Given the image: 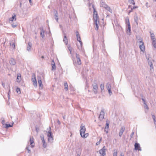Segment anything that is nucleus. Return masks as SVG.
<instances>
[{
	"label": "nucleus",
	"mask_w": 156,
	"mask_h": 156,
	"mask_svg": "<svg viewBox=\"0 0 156 156\" xmlns=\"http://www.w3.org/2000/svg\"><path fill=\"white\" fill-rule=\"evenodd\" d=\"M36 130L37 132L38 133V131L39 130V128L37 127H36Z\"/></svg>",
	"instance_id": "de8ad7c7"
},
{
	"label": "nucleus",
	"mask_w": 156,
	"mask_h": 156,
	"mask_svg": "<svg viewBox=\"0 0 156 156\" xmlns=\"http://www.w3.org/2000/svg\"><path fill=\"white\" fill-rule=\"evenodd\" d=\"M100 143V142L98 141L96 143V145H99Z\"/></svg>",
	"instance_id": "3c124183"
},
{
	"label": "nucleus",
	"mask_w": 156,
	"mask_h": 156,
	"mask_svg": "<svg viewBox=\"0 0 156 156\" xmlns=\"http://www.w3.org/2000/svg\"><path fill=\"white\" fill-rule=\"evenodd\" d=\"M129 2L130 3H132L134 5L135 4L133 0H129Z\"/></svg>",
	"instance_id": "58836bf2"
},
{
	"label": "nucleus",
	"mask_w": 156,
	"mask_h": 156,
	"mask_svg": "<svg viewBox=\"0 0 156 156\" xmlns=\"http://www.w3.org/2000/svg\"><path fill=\"white\" fill-rule=\"evenodd\" d=\"M63 118L64 119H65V116H63Z\"/></svg>",
	"instance_id": "774afa93"
},
{
	"label": "nucleus",
	"mask_w": 156,
	"mask_h": 156,
	"mask_svg": "<svg viewBox=\"0 0 156 156\" xmlns=\"http://www.w3.org/2000/svg\"><path fill=\"white\" fill-rule=\"evenodd\" d=\"M40 137H41V138L42 141H43L44 140V136L43 135L41 136Z\"/></svg>",
	"instance_id": "79ce46f5"
},
{
	"label": "nucleus",
	"mask_w": 156,
	"mask_h": 156,
	"mask_svg": "<svg viewBox=\"0 0 156 156\" xmlns=\"http://www.w3.org/2000/svg\"><path fill=\"white\" fill-rule=\"evenodd\" d=\"M30 3L31 5H33V3L32 2L31 0H29Z\"/></svg>",
	"instance_id": "8fccbe9b"
},
{
	"label": "nucleus",
	"mask_w": 156,
	"mask_h": 156,
	"mask_svg": "<svg viewBox=\"0 0 156 156\" xmlns=\"http://www.w3.org/2000/svg\"><path fill=\"white\" fill-rule=\"evenodd\" d=\"M125 130V127L124 126H122L119 132V136H120V137H121L122 136Z\"/></svg>",
	"instance_id": "2eb2a0df"
},
{
	"label": "nucleus",
	"mask_w": 156,
	"mask_h": 156,
	"mask_svg": "<svg viewBox=\"0 0 156 156\" xmlns=\"http://www.w3.org/2000/svg\"><path fill=\"white\" fill-rule=\"evenodd\" d=\"M40 29L41 30V32L40 33V35L42 38H43L44 37V30L43 29L42 27H40Z\"/></svg>",
	"instance_id": "f3484780"
},
{
	"label": "nucleus",
	"mask_w": 156,
	"mask_h": 156,
	"mask_svg": "<svg viewBox=\"0 0 156 156\" xmlns=\"http://www.w3.org/2000/svg\"><path fill=\"white\" fill-rule=\"evenodd\" d=\"M100 88L102 90L104 89V84L103 83L101 84L100 85Z\"/></svg>",
	"instance_id": "e433bc0d"
},
{
	"label": "nucleus",
	"mask_w": 156,
	"mask_h": 156,
	"mask_svg": "<svg viewBox=\"0 0 156 156\" xmlns=\"http://www.w3.org/2000/svg\"><path fill=\"white\" fill-rule=\"evenodd\" d=\"M2 85L3 87H5V83H2Z\"/></svg>",
	"instance_id": "4d7b16f0"
},
{
	"label": "nucleus",
	"mask_w": 156,
	"mask_h": 156,
	"mask_svg": "<svg viewBox=\"0 0 156 156\" xmlns=\"http://www.w3.org/2000/svg\"><path fill=\"white\" fill-rule=\"evenodd\" d=\"M152 45L153 47L154 48V49L156 51V41L154 40L152 41Z\"/></svg>",
	"instance_id": "c85d7f7f"
},
{
	"label": "nucleus",
	"mask_w": 156,
	"mask_h": 156,
	"mask_svg": "<svg viewBox=\"0 0 156 156\" xmlns=\"http://www.w3.org/2000/svg\"><path fill=\"white\" fill-rule=\"evenodd\" d=\"M26 149L27 150L28 153H30V150L29 149V147H27Z\"/></svg>",
	"instance_id": "ea45409f"
},
{
	"label": "nucleus",
	"mask_w": 156,
	"mask_h": 156,
	"mask_svg": "<svg viewBox=\"0 0 156 156\" xmlns=\"http://www.w3.org/2000/svg\"><path fill=\"white\" fill-rule=\"evenodd\" d=\"M5 126V128H8L9 127H12L13 126V124H12V125H10L9 124H6Z\"/></svg>",
	"instance_id": "f704fd0d"
},
{
	"label": "nucleus",
	"mask_w": 156,
	"mask_h": 156,
	"mask_svg": "<svg viewBox=\"0 0 156 156\" xmlns=\"http://www.w3.org/2000/svg\"><path fill=\"white\" fill-rule=\"evenodd\" d=\"M41 58H44V57L43 56H42Z\"/></svg>",
	"instance_id": "338daca9"
},
{
	"label": "nucleus",
	"mask_w": 156,
	"mask_h": 156,
	"mask_svg": "<svg viewBox=\"0 0 156 156\" xmlns=\"http://www.w3.org/2000/svg\"><path fill=\"white\" fill-rule=\"evenodd\" d=\"M136 8H137V7H136V6H134L133 7V8H132V9H135Z\"/></svg>",
	"instance_id": "6e6d98bb"
},
{
	"label": "nucleus",
	"mask_w": 156,
	"mask_h": 156,
	"mask_svg": "<svg viewBox=\"0 0 156 156\" xmlns=\"http://www.w3.org/2000/svg\"><path fill=\"white\" fill-rule=\"evenodd\" d=\"M92 7L94 9V20L97 19H99L98 16V15L97 12L95 11V9L94 8V5H92Z\"/></svg>",
	"instance_id": "0eeeda50"
},
{
	"label": "nucleus",
	"mask_w": 156,
	"mask_h": 156,
	"mask_svg": "<svg viewBox=\"0 0 156 156\" xmlns=\"http://www.w3.org/2000/svg\"><path fill=\"white\" fill-rule=\"evenodd\" d=\"M134 20L135 22L136 23L137 25H138V18L136 16H134Z\"/></svg>",
	"instance_id": "2f4dec72"
},
{
	"label": "nucleus",
	"mask_w": 156,
	"mask_h": 156,
	"mask_svg": "<svg viewBox=\"0 0 156 156\" xmlns=\"http://www.w3.org/2000/svg\"><path fill=\"white\" fill-rule=\"evenodd\" d=\"M94 21L95 24V28L96 30H98V24L99 23V19H97L94 20Z\"/></svg>",
	"instance_id": "6e6552de"
},
{
	"label": "nucleus",
	"mask_w": 156,
	"mask_h": 156,
	"mask_svg": "<svg viewBox=\"0 0 156 156\" xmlns=\"http://www.w3.org/2000/svg\"><path fill=\"white\" fill-rule=\"evenodd\" d=\"M144 108L146 109L147 110L148 109H149L147 105L146 104L144 105Z\"/></svg>",
	"instance_id": "37998d69"
},
{
	"label": "nucleus",
	"mask_w": 156,
	"mask_h": 156,
	"mask_svg": "<svg viewBox=\"0 0 156 156\" xmlns=\"http://www.w3.org/2000/svg\"><path fill=\"white\" fill-rule=\"evenodd\" d=\"M9 63L11 65H14L16 63V62L15 59L11 58L9 60Z\"/></svg>",
	"instance_id": "6ab92c4d"
},
{
	"label": "nucleus",
	"mask_w": 156,
	"mask_h": 156,
	"mask_svg": "<svg viewBox=\"0 0 156 156\" xmlns=\"http://www.w3.org/2000/svg\"><path fill=\"white\" fill-rule=\"evenodd\" d=\"M52 65V70H55L56 69V66L53 60L52 61V63H51Z\"/></svg>",
	"instance_id": "393cba45"
},
{
	"label": "nucleus",
	"mask_w": 156,
	"mask_h": 156,
	"mask_svg": "<svg viewBox=\"0 0 156 156\" xmlns=\"http://www.w3.org/2000/svg\"><path fill=\"white\" fill-rule=\"evenodd\" d=\"M154 123L155 125V126L156 125V120H154Z\"/></svg>",
	"instance_id": "5fc2aeb1"
},
{
	"label": "nucleus",
	"mask_w": 156,
	"mask_h": 156,
	"mask_svg": "<svg viewBox=\"0 0 156 156\" xmlns=\"http://www.w3.org/2000/svg\"><path fill=\"white\" fill-rule=\"evenodd\" d=\"M17 92L19 94H20L21 93V91L20 88H17L16 89Z\"/></svg>",
	"instance_id": "c9c22d12"
},
{
	"label": "nucleus",
	"mask_w": 156,
	"mask_h": 156,
	"mask_svg": "<svg viewBox=\"0 0 156 156\" xmlns=\"http://www.w3.org/2000/svg\"><path fill=\"white\" fill-rule=\"evenodd\" d=\"M109 123L108 122H106V126L105 128V132L106 133H108V129L109 128Z\"/></svg>",
	"instance_id": "412c9836"
},
{
	"label": "nucleus",
	"mask_w": 156,
	"mask_h": 156,
	"mask_svg": "<svg viewBox=\"0 0 156 156\" xmlns=\"http://www.w3.org/2000/svg\"><path fill=\"white\" fill-rule=\"evenodd\" d=\"M142 100L143 101H144L145 100L143 98H142Z\"/></svg>",
	"instance_id": "69168bd1"
},
{
	"label": "nucleus",
	"mask_w": 156,
	"mask_h": 156,
	"mask_svg": "<svg viewBox=\"0 0 156 156\" xmlns=\"http://www.w3.org/2000/svg\"><path fill=\"white\" fill-rule=\"evenodd\" d=\"M96 81L94 80V83L92 84V86L93 87V90L95 94H96L98 92V85L96 83Z\"/></svg>",
	"instance_id": "39448f33"
},
{
	"label": "nucleus",
	"mask_w": 156,
	"mask_h": 156,
	"mask_svg": "<svg viewBox=\"0 0 156 156\" xmlns=\"http://www.w3.org/2000/svg\"><path fill=\"white\" fill-rule=\"evenodd\" d=\"M86 129L85 126L82 124L80 126V133L81 136L83 138H86L88 135V133H85Z\"/></svg>",
	"instance_id": "f257e3e1"
},
{
	"label": "nucleus",
	"mask_w": 156,
	"mask_h": 156,
	"mask_svg": "<svg viewBox=\"0 0 156 156\" xmlns=\"http://www.w3.org/2000/svg\"><path fill=\"white\" fill-rule=\"evenodd\" d=\"M93 4H92L91 3H89V7H90V6H92V5H93Z\"/></svg>",
	"instance_id": "13d9d810"
},
{
	"label": "nucleus",
	"mask_w": 156,
	"mask_h": 156,
	"mask_svg": "<svg viewBox=\"0 0 156 156\" xmlns=\"http://www.w3.org/2000/svg\"><path fill=\"white\" fill-rule=\"evenodd\" d=\"M64 86L65 87L64 89L66 91H67L68 90V86L67 84V83L66 82H64Z\"/></svg>",
	"instance_id": "a878e982"
},
{
	"label": "nucleus",
	"mask_w": 156,
	"mask_h": 156,
	"mask_svg": "<svg viewBox=\"0 0 156 156\" xmlns=\"http://www.w3.org/2000/svg\"><path fill=\"white\" fill-rule=\"evenodd\" d=\"M54 16L55 17V18L56 20V21L57 22H58V13L57 11L55 10V9H54Z\"/></svg>",
	"instance_id": "dca6fc26"
},
{
	"label": "nucleus",
	"mask_w": 156,
	"mask_h": 156,
	"mask_svg": "<svg viewBox=\"0 0 156 156\" xmlns=\"http://www.w3.org/2000/svg\"><path fill=\"white\" fill-rule=\"evenodd\" d=\"M16 15L15 14L12 15V17L10 18L9 19V23L10 24H12L13 21H16Z\"/></svg>",
	"instance_id": "9b49d317"
},
{
	"label": "nucleus",
	"mask_w": 156,
	"mask_h": 156,
	"mask_svg": "<svg viewBox=\"0 0 156 156\" xmlns=\"http://www.w3.org/2000/svg\"><path fill=\"white\" fill-rule=\"evenodd\" d=\"M143 102L144 105L146 104L145 100L144 101H143Z\"/></svg>",
	"instance_id": "052dcab7"
},
{
	"label": "nucleus",
	"mask_w": 156,
	"mask_h": 156,
	"mask_svg": "<svg viewBox=\"0 0 156 156\" xmlns=\"http://www.w3.org/2000/svg\"><path fill=\"white\" fill-rule=\"evenodd\" d=\"M38 83L39 85V87L40 88H41V89H42V88H43V85L42 83L41 80V79H40H40L38 78Z\"/></svg>",
	"instance_id": "4be33fe9"
},
{
	"label": "nucleus",
	"mask_w": 156,
	"mask_h": 156,
	"mask_svg": "<svg viewBox=\"0 0 156 156\" xmlns=\"http://www.w3.org/2000/svg\"><path fill=\"white\" fill-rule=\"evenodd\" d=\"M152 118L153 119V120H155V118H156L155 116L154 115L152 114Z\"/></svg>",
	"instance_id": "c03bdc74"
},
{
	"label": "nucleus",
	"mask_w": 156,
	"mask_h": 156,
	"mask_svg": "<svg viewBox=\"0 0 156 156\" xmlns=\"http://www.w3.org/2000/svg\"><path fill=\"white\" fill-rule=\"evenodd\" d=\"M120 156H124V155L121 153V154Z\"/></svg>",
	"instance_id": "e2e57ef3"
},
{
	"label": "nucleus",
	"mask_w": 156,
	"mask_h": 156,
	"mask_svg": "<svg viewBox=\"0 0 156 156\" xmlns=\"http://www.w3.org/2000/svg\"><path fill=\"white\" fill-rule=\"evenodd\" d=\"M32 47V44L31 42H29L27 47V50L29 52L31 51V49Z\"/></svg>",
	"instance_id": "a211bd4d"
},
{
	"label": "nucleus",
	"mask_w": 156,
	"mask_h": 156,
	"mask_svg": "<svg viewBox=\"0 0 156 156\" xmlns=\"http://www.w3.org/2000/svg\"><path fill=\"white\" fill-rule=\"evenodd\" d=\"M105 147V146H104L99 151L100 154L103 156L105 155L106 154Z\"/></svg>",
	"instance_id": "f8f14e48"
},
{
	"label": "nucleus",
	"mask_w": 156,
	"mask_h": 156,
	"mask_svg": "<svg viewBox=\"0 0 156 156\" xmlns=\"http://www.w3.org/2000/svg\"><path fill=\"white\" fill-rule=\"evenodd\" d=\"M43 143V146L44 148L47 147V143L45 142V140L42 141Z\"/></svg>",
	"instance_id": "7c9ffc66"
},
{
	"label": "nucleus",
	"mask_w": 156,
	"mask_h": 156,
	"mask_svg": "<svg viewBox=\"0 0 156 156\" xmlns=\"http://www.w3.org/2000/svg\"><path fill=\"white\" fill-rule=\"evenodd\" d=\"M76 36L77 37V40L78 41H80L81 40L80 37V35L79 33V32L78 31H76Z\"/></svg>",
	"instance_id": "5701e85b"
},
{
	"label": "nucleus",
	"mask_w": 156,
	"mask_h": 156,
	"mask_svg": "<svg viewBox=\"0 0 156 156\" xmlns=\"http://www.w3.org/2000/svg\"><path fill=\"white\" fill-rule=\"evenodd\" d=\"M108 90L110 95H111L112 94V93L111 91V89Z\"/></svg>",
	"instance_id": "a19ab883"
},
{
	"label": "nucleus",
	"mask_w": 156,
	"mask_h": 156,
	"mask_svg": "<svg viewBox=\"0 0 156 156\" xmlns=\"http://www.w3.org/2000/svg\"><path fill=\"white\" fill-rule=\"evenodd\" d=\"M12 46L14 48H15V43H13L12 44Z\"/></svg>",
	"instance_id": "49530a36"
},
{
	"label": "nucleus",
	"mask_w": 156,
	"mask_h": 156,
	"mask_svg": "<svg viewBox=\"0 0 156 156\" xmlns=\"http://www.w3.org/2000/svg\"><path fill=\"white\" fill-rule=\"evenodd\" d=\"M104 110L103 109H102L101 110L99 116V118L100 120H102L104 118Z\"/></svg>",
	"instance_id": "ddd939ff"
},
{
	"label": "nucleus",
	"mask_w": 156,
	"mask_h": 156,
	"mask_svg": "<svg viewBox=\"0 0 156 156\" xmlns=\"http://www.w3.org/2000/svg\"><path fill=\"white\" fill-rule=\"evenodd\" d=\"M148 63L151 68L153 69V66L152 62L150 61H149L148 62Z\"/></svg>",
	"instance_id": "473e14b6"
},
{
	"label": "nucleus",
	"mask_w": 156,
	"mask_h": 156,
	"mask_svg": "<svg viewBox=\"0 0 156 156\" xmlns=\"http://www.w3.org/2000/svg\"><path fill=\"white\" fill-rule=\"evenodd\" d=\"M134 133V132H132L130 135V137L131 138H132L133 136Z\"/></svg>",
	"instance_id": "a18cd8bd"
},
{
	"label": "nucleus",
	"mask_w": 156,
	"mask_h": 156,
	"mask_svg": "<svg viewBox=\"0 0 156 156\" xmlns=\"http://www.w3.org/2000/svg\"><path fill=\"white\" fill-rule=\"evenodd\" d=\"M11 26H12V27H13V28H15L17 26V25L16 24H12V23L11 24Z\"/></svg>",
	"instance_id": "4c0bfd02"
},
{
	"label": "nucleus",
	"mask_w": 156,
	"mask_h": 156,
	"mask_svg": "<svg viewBox=\"0 0 156 156\" xmlns=\"http://www.w3.org/2000/svg\"><path fill=\"white\" fill-rule=\"evenodd\" d=\"M32 78L31 79V81L33 82V85L35 87H37V82L35 77V76L34 75V74H33V75H32Z\"/></svg>",
	"instance_id": "423d86ee"
},
{
	"label": "nucleus",
	"mask_w": 156,
	"mask_h": 156,
	"mask_svg": "<svg viewBox=\"0 0 156 156\" xmlns=\"http://www.w3.org/2000/svg\"><path fill=\"white\" fill-rule=\"evenodd\" d=\"M76 57L77 59V64L80 65L81 64V61L80 58V56L79 54L76 53Z\"/></svg>",
	"instance_id": "4468645a"
},
{
	"label": "nucleus",
	"mask_w": 156,
	"mask_h": 156,
	"mask_svg": "<svg viewBox=\"0 0 156 156\" xmlns=\"http://www.w3.org/2000/svg\"><path fill=\"white\" fill-rule=\"evenodd\" d=\"M134 149L135 150L138 151H141V148L140 147V144L138 143H136L134 145Z\"/></svg>",
	"instance_id": "1a4fd4ad"
},
{
	"label": "nucleus",
	"mask_w": 156,
	"mask_h": 156,
	"mask_svg": "<svg viewBox=\"0 0 156 156\" xmlns=\"http://www.w3.org/2000/svg\"><path fill=\"white\" fill-rule=\"evenodd\" d=\"M21 77L20 74H18L16 79L17 82L18 83H20L21 80Z\"/></svg>",
	"instance_id": "b1692460"
},
{
	"label": "nucleus",
	"mask_w": 156,
	"mask_h": 156,
	"mask_svg": "<svg viewBox=\"0 0 156 156\" xmlns=\"http://www.w3.org/2000/svg\"><path fill=\"white\" fill-rule=\"evenodd\" d=\"M69 51H70V53H71V50H70V49L69 48Z\"/></svg>",
	"instance_id": "0e129e2a"
},
{
	"label": "nucleus",
	"mask_w": 156,
	"mask_h": 156,
	"mask_svg": "<svg viewBox=\"0 0 156 156\" xmlns=\"http://www.w3.org/2000/svg\"><path fill=\"white\" fill-rule=\"evenodd\" d=\"M57 123L58 124H60V121L59 120H58L57 121Z\"/></svg>",
	"instance_id": "bf43d9fd"
},
{
	"label": "nucleus",
	"mask_w": 156,
	"mask_h": 156,
	"mask_svg": "<svg viewBox=\"0 0 156 156\" xmlns=\"http://www.w3.org/2000/svg\"><path fill=\"white\" fill-rule=\"evenodd\" d=\"M48 137V141L50 143H52L53 140L52 133L51 132V127H50V130L48 131L47 134Z\"/></svg>",
	"instance_id": "20e7f679"
},
{
	"label": "nucleus",
	"mask_w": 156,
	"mask_h": 156,
	"mask_svg": "<svg viewBox=\"0 0 156 156\" xmlns=\"http://www.w3.org/2000/svg\"><path fill=\"white\" fill-rule=\"evenodd\" d=\"M34 138L32 137L30 138V144L32 147H33L34 146Z\"/></svg>",
	"instance_id": "aec40b11"
},
{
	"label": "nucleus",
	"mask_w": 156,
	"mask_h": 156,
	"mask_svg": "<svg viewBox=\"0 0 156 156\" xmlns=\"http://www.w3.org/2000/svg\"><path fill=\"white\" fill-rule=\"evenodd\" d=\"M5 120H2V123L3 124H4L5 123Z\"/></svg>",
	"instance_id": "603ef678"
},
{
	"label": "nucleus",
	"mask_w": 156,
	"mask_h": 156,
	"mask_svg": "<svg viewBox=\"0 0 156 156\" xmlns=\"http://www.w3.org/2000/svg\"><path fill=\"white\" fill-rule=\"evenodd\" d=\"M138 40L139 41V42L140 43V48L141 51L144 52L145 50L144 43L142 39L140 37L139 39H138Z\"/></svg>",
	"instance_id": "7ed1b4c3"
},
{
	"label": "nucleus",
	"mask_w": 156,
	"mask_h": 156,
	"mask_svg": "<svg viewBox=\"0 0 156 156\" xmlns=\"http://www.w3.org/2000/svg\"><path fill=\"white\" fill-rule=\"evenodd\" d=\"M126 24L127 25V31L128 32H129V33H128V34H130V33L131 32V27L129 23V20L128 19V21H126Z\"/></svg>",
	"instance_id": "9d476101"
},
{
	"label": "nucleus",
	"mask_w": 156,
	"mask_h": 156,
	"mask_svg": "<svg viewBox=\"0 0 156 156\" xmlns=\"http://www.w3.org/2000/svg\"><path fill=\"white\" fill-rule=\"evenodd\" d=\"M79 41V42L80 43V44L81 47H82V44H83L82 42L81 41V40L80 41Z\"/></svg>",
	"instance_id": "09e8293b"
},
{
	"label": "nucleus",
	"mask_w": 156,
	"mask_h": 156,
	"mask_svg": "<svg viewBox=\"0 0 156 156\" xmlns=\"http://www.w3.org/2000/svg\"><path fill=\"white\" fill-rule=\"evenodd\" d=\"M106 87L108 90L111 89V84L109 83H107Z\"/></svg>",
	"instance_id": "c756f323"
},
{
	"label": "nucleus",
	"mask_w": 156,
	"mask_h": 156,
	"mask_svg": "<svg viewBox=\"0 0 156 156\" xmlns=\"http://www.w3.org/2000/svg\"><path fill=\"white\" fill-rule=\"evenodd\" d=\"M63 41L66 44H67L68 43L67 39V38L66 35H65L64 37Z\"/></svg>",
	"instance_id": "cd10ccee"
},
{
	"label": "nucleus",
	"mask_w": 156,
	"mask_h": 156,
	"mask_svg": "<svg viewBox=\"0 0 156 156\" xmlns=\"http://www.w3.org/2000/svg\"><path fill=\"white\" fill-rule=\"evenodd\" d=\"M133 10V9L131 8V10H130V11H129V13H130V12H131Z\"/></svg>",
	"instance_id": "864d4df0"
},
{
	"label": "nucleus",
	"mask_w": 156,
	"mask_h": 156,
	"mask_svg": "<svg viewBox=\"0 0 156 156\" xmlns=\"http://www.w3.org/2000/svg\"><path fill=\"white\" fill-rule=\"evenodd\" d=\"M150 33H151V36L152 41H153L154 40L156 41L154 34L153 33H151V32H150Z\"/></svg>",
	"instance_id": "bb28decb"
},
{
	"label": "nucleus",
	"mask_w": 156,
	"mask_h": 156,
	"mask_svg": "<svg viewBox=\"0 0 156 156\" xmlns=\"http://www.w3.org/2000/svg\"><path fill=\"white\" fill-rule=\"evenodd\" d=\"M101 140H102V138H100V140H99V141H100V143H101Z\"/></svg>",
	"instance_id": "680f3d73"
},
{
	"label": "nucleus",
	"mask_w": 156,
	"mask_h": 156,
	"mask_svg": "<svg viewBox=\"0 0 156 156\" xmlns=\"http://www.w3.org/2000/svg\"><path fill=\"white\" fill-rule=\"evenodd\" d=\"M117 151L116 149L114 150V153L113 156H117Z\"/></svg>",
	"instance_id": "72a5a7b5"
},
{
	"label": "nucleus",
	"mask_w": 156,
	"mask_h": 156,
	"mask_svg": "<svg viewBox=\"0 0 156 156\" xmlns=\"http://www.w3.org/2000/svg\"><path fill=\"white\" fill-rule=\"evenodd\" d=\"M100 6V7L104 8L105 9L111 13L112 12V9L110 8L109 6L105 3V2H101Z\"/></svg>",
	"instance_id": "f03ea898"
}]
</instances>
